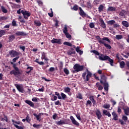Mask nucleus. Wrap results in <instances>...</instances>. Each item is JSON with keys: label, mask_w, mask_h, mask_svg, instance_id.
Returning <instances> with one entry per match:
<instances>
[{"label": "nucleus", "mask_w": 129, "mask_h": 129, "mask_svg": "<svg viewBox=\"0 0 129 129\" xmlns=\"http://www.w3.org/2000/svg\"><path fill=\"white\" fill-rule=\"evenodd\" d=\"M99 60L101 61H109L110 62V65L113 66V59L110 58L109 56L107 55H104V54H101L98 57Z\"/></svg>", "instance_id": "f257e3e1"}, {"label": "nucleus", "mask_w": 129, "mask_h": 129, "mask_svg": "<svg viewBox=\"0 0 129 129\" xmlns=\"http://www.w3.org/2000/svg\"><path fill=\"white\" fill-rule=\"evenodd\" d=\"M73 69L74 70L72 71L73 73H78L80 71H83L84 66H80V64L76 63L74 66Z\"/></svg>", "instance_id": "f03ea898"}, {"label": "nucleus", "mask_w": 129, "mask_h": 129, "mask_svg": "<svg viewBox=\"0 0 129 129\" xmlns=\"http://www.w3.org/2000/svg\"><path fill=\"white\" fill-rule=\"evenodd\" d=\"M87 72H88L87 76L86 72H84L82 74L83 79H84L85 82L89 81V78L92 76V74L88 71V70H87Z\"/></svg>", "instance_id": "7ed1b4c3"}, {"label": "nucleus", "mask_w": 129, "mask_h": 129, "mask_svg": "<svg viewBox=\"0 0 129 129\" xmlns=\"http://www.w3.org/2000/svg\"><path fill=\"white\" fill-rule=\"evenodd\" d=\"M10 74H11V75H14V76H18V75H21L22 73H21V71H20V69H14L10 71Z\"/></svg>", "instance_id": "20e7f679"}, {"label": "nucleus", "mask_w": 129, "mask_h": 129, "mask_svg": "<svg viewBox=\"0 0 129 129\" xmlns=\"http://www.w3.org/2000/svg\"><path fill=\"white\" fill-rule=\"evenodd\" d=\"M15 87H16L17 90H18L19 92H21V93H25V90L24 89V87L23 86V85L15 84Z\"/></svg>", "instance_id": "39448f33"}, {"label": "nucleus", "mask_w": 129, "mask_h": 129, "mask_svg": "<svg viewBox=\"0 0 129 129\" xmlns=\"http://www.w3.org/2000/svg\"><path fill=\"white\" fill-rule=\"evenodd\" d=\"M99 37V40H98V43L99 44H102L103 45L105 46V47H106L107 49H109V50H110L111 49V46L110 44H106L104 42V41H102L101 38L99 36H98Z\"/></svg>", "instance_id": "423d86ee"}, {"label": "nucleus", "mask_w": 129, "mask_h": 129, "mask_svg": "<svg viewBox=\"0 0 129 129\" xmlns=\"http://www.w3.org/2000/svg\"><path fill=\"white\" fill-rule=\"evenodd\" d=\"M79 10H80L79 15L82 17V18H84V17H86L88 18V19H91L90 18V16H88V15L86 14L85 12L82 10V8L81 7L79 8Z\"/></svg>", "instance_id": "0eeeda50"}, {"label": "nucleus", "mask_w": 129, "mask_h": 129, "mask_svg": "<svg viewBox=\"0 0 129 129\" xmlns=\"http://www.w3.org/2000/svg\"><path fill=\"white\" fill-rule=\"evenodd\" d=\"M21 13L24 16V18L25 20H28V17L31 16V13H29V12L27 11L21 10Z\"/></svg>", "instance_id": "6e6552de"}, {"label": "nucleus", "mask_w": 129, "mask_h": 129, "mask_svg": "<svg viewBox=\"0 0 129 129\" xmlns=\"http://www.w3.org/2000/svg\"><path fill=\"white\" fill-rule=\"evenodd\" d=\"M9 55H10L11 57H16V56H19L20 53L16 51L12 50L9 51Z\"/></svg>", "instance_id": "1a4fd4ad"}, {"label": "nucleus", "mask_w": 129, "mask_h": 129, "mask_svg": "<svg viewBox=\"0 0 129 129\" xmlns=\"http://www.w3.org/2000/svg\"><path fill=\"white\" fill-rule=\"evenodd\" d=\"M61 39H56V38H53L51 40V42L52 44H62V42H61Z\"/></svg>", "instance_id": "9d476101"}, {"label": "nucleus", "mask_w": 129, "mask_h": 129, "mask_svg": "<svg viewBox=\"0 0 129 129\" xmlns=\"http://www.w3.org/2000/svg\"><path fill=\"white\" fill-rule=\"evenodd\" d=\"M70 119L71 120L73 124H74L75 125H77V126H79V124H80L77 121H76V120H75V118H74V117H73V116H71Z\"/></svg>", "instance_id": "9b49d317"}, {"label": "nucleus", "mask_w": 129, "mask_h": 129, "mask_svg": "<svg viewBox=\"0 0 129 129\" xmlns=\"http://www.w3.org/2000/svg\"><path fill=\"white\" fill-rule=\"evenodd\" d=\"M100 27H101V28H103V29H106V24H105V23L104 22V21H103V19H100Z\"/></svg>", "instance_id": "f8f14e48"}, {"label": "nucleus", "mask_w": 129, "mask_h": 129, "mask_svg": "<svg viewBox=\"0 0 129 129\" xmlns=\"http://www.w3.org/2000/svg\"><path fill=\"white\" fill-rule=\"evenodd\" d=\"M96 115L97 116L98 119H100V118L102 117V115H101V112H100V111L98 109L96 110Z\"/></svg>", "instance_id": "ddd939ff"}, {"label": "nucleus", "mask_w": 129, "mask_h": 129, "mask_svg": "<svg viewBox=\"0 0 129 129\" xmlns=\"http://www.w3.org/2000/svg\"><path fill=\"white\" fill-rule=\"evenodd\" d=\"M100 82L101 84L106 83V77L104 75H102L101 76V80H100Z\"/></svg>", "instance_id": "4468645a"}, {"label": "nucleus", "mask_w": 129, "mask_h": 129, "mask_svg": "<svg viewBox=\"0 0 129 129\" xmlns=\"http://www.w3.org/2000/svg\"><path fill=\"white\" fill-rule=\"evenodd\" d=\"M67 54L69 56H71L72 54H76V51H75V50L74 48H72L68 51Z\"/></svg>", "instance_id": "2eb2a0df"}, {"label": "nucleus", "mask_w": 129, "mask_h": 129, "mask_svg": "<svg viewBox=\"0 0 129 129\" xmlns=\"http://www.w3.org/2000/svg\"><path fill=\"white\" fill-rule=\"evenodd\" d=\"M33 115L36 118L37 120L38 121H41V116L42 115V113H40L38 115H37L36 113H34Z\"/></svg>", "instance_id": "dca6fc26"}, {"label": "nucleus", "mask_w": 129, "mask_h": 129, "mask_svg": "<svg viewBox=\"0 0 129 129\" xmlns=\"http://www.w3.org/2000/svg\"><path fill=\"white\" fill-rule=\"evenodd\" d=\"M15 35L16 36H26L27 34L24 31H17L16 32Z\"/></svg>", "instance_id": "f3484780"}, {"label": "nucleus", "mask_w": 129, "mask_h": 129, "mask_svg": "<svg viewBox=\"0 0 129 129\" xmlns=\"http://www.w3.org/2000/svg\"><path fill=\"white\" fill-rule=\"evenodd\" d=\"M63 91L64 92H66V93H68L69 95H71V93H70L71 92V89L70 88L68 87L64 88Z\"/></svg>", "instance_id": "a211bd4d"}, {"label": "nucleus", "mask_w": 129, "mask_h": 129, "mask_svg": "<svg viewBox=\"0 0 129 129\" xmlns=\"http://www.w3.org/2000/svg\"><path fill=\"white\" fill-rule=\"evenodd\" d=\"M102 84H103L104 89L105 91H108V87H109V86L108 85V83H103Z\"/></svg>", "instance_id": "6ab92c4d"}, {"label": "nucleus", "mask_w": 129, "mask_h": 129, "mask_svg": "<svg viewBox=\"0 0 129 129\" xmlns=\"http://www.w3.org/2000/svg\"><path fill=\"white\" fill-rule=\"evenodd\" d=\"M16 38V37L14 35H9V42L11 43V42H13L14 40Z\"/></svg>", "instance_id": "aec40b11"}, {"label": "nucleus", "mask_w": 129, "mask_h": 129, "mask_svg": "<svg viewBox=\"0 0 129 129\" xmlns=\"http://www.w3.org/2000/svg\"><path fill=\"white\" fill-rule=\"evenodd\" d=\"M25 103H26L27 104H28V105H30L31 107H34V106H35L34 103L30 100H26Z\"/></svg>", "instance_id": "412c9836"}, {"label": "nucleus", "mask_w": 129, "mask_h": 129, "mask_svg": "<svg viewBox=\"0 0 129 129\" xmlns=\"http://www.w3.org/2000/svg\"><path fill=\"white\" fill-rule=\"evenodd\" d=\"M112 115H113V118H112V119H113L114 120H117V119H118L117 118V117H118V116H117V114H116V113H115V112H113L112 113Z\"/></svg>", "instance_id": "4be33fe9"}, {"label": "nucleus", "mask_w": 129, "mask_h": 129, "mask_svg": "<svg viewBox=\"0 0 129 129\" xmlns=\"http://www.w3.org/2000/svg\"><path fill=\"white\" fill-rule=\"evenodd\" d=\"M96 87H97L98 90H102L103 89V87L100 85V83L99 82H97L96 84Z\"/></svg>", "instance_id": "5701e85b"}, {"label": "nucleus", "mask_w": 129, "mask_h": 129, "mask_svg": "<svg viewBox=\"0 0 129 129\" xmlns=\"http://www.w3.org/2000/svg\"><path fill=\"white\" fill-rule=\"evenodd\" d=\"M89 99L90 100H91V101L94 105H95V104H96V101H95V100H94V97H93V96H90L89 97Z\"/></svg>", "instance_id": "b1692460"}, {"label": "nucleus", "mask_w": 129, "mask_h": 129, "mask_svg": "<svg viewBox=\"0 0 129 129\" xmlns=\"http://www.w3.org/2000/svg\"><path fill=\"white\" fill-rule=\"evenodd\" d=\"M122 25L124 26V27H125V28H128L129 27V24L128 22L126 21H123L122 22Z\"/></svg>", "instance_id": "393cba45"}, {"label": "nucleus", "mask_w": 129, "mask_h": 129, "mask_svg": "<svg viewBox=\"0 0 129 129\" xmlns=\"http://www.w3.org/2000/svg\"><path fill=\"white\" fill-rule=\"evenodd\" d=\"M104 9V6L102 5H100L98 7V12L99 13H101V12L103 11Z\"/></svg>", "instance_id": "a878e982"}, {"label": "nucleus", "mask_w": 129, "mask_h": 129, "mask_svg": "<svg viewBox=\"0 0 129 129\" xmlns=\"http://www.w3.org/2000/svg\"><path fill=\"white\" fill-rule=\"evenodd\" d=\"M56 124H57V125H62V124H67V123L64 121L60 120L56 122Z\"/></svg>", "instance_id": "bb28decb"}, {"label": "nucleus", "mask_w": 129, "mask_h": 129, "mask_svg": "<svg viewBox=\"0 0 129 129\" xmlns=\"http://www.w3.org/2000/svg\"><path fill=\"white\" fill-rule=\"evenodd\" d=\"M91 53H93V54H95L97 56H99V55H100L99 54V52H98V51L95 50H91Z\"/></svg>", "instance_id": "cd10ccee"}, {"label": "nucleus", "mask_w": 129, "mask_h": 129, "mask_svg": "<svg viewBox=\"0 0 129 129\" xmlns=\"http://www.w3.org/2000/svg\"><path fill=\"white\" fill-rule=\"evenodd\" d=\"M124 112L125 115H128L129 113V107H127L126 108H123Z\"/></svg>", "instance_id": "c85d7f7f"}, {"label": "nucleus", "mask_w": 129, "mask_h": 129, "mask_svg": "<svg viewBox=\"0 0 129 129\" xmlns=\"http://www.w3.org/2000/svg\"><path fill=\"white\" fill-rule=\"evenodd\" d=\"M60 95L61 99H63V100H65L67 98V96L64 93H61Z\"/></svg>", "instance_id": "c756f323"}, {"label": "nucleus", "mask_w": 129, "mask_h": 129, "mask_svg": "<svg viewBox=\"0 0 129 129\" xmlns=\"http://www.w3.org/2000/svg\"><path fill=\"white\" fill-rule=\"evenodd\" d=\"M107 11H109V12H115V8L113 7H109L107 9Z\"/></svg>", "instance_id": "7c9ffc66"}, {"label": "nucleus", "mask_w": 129, "mask_h": 129, "mask_svg": "<svg viewBox=\"0 0 129 129\" xmlns=\"http://www.w3.org/2000/svg\"><path fill=\"white\" fill-rule=\"evenodd\" d=\"M115 21L113 20L107 21L108 25H110V26H111V25H113L114 24H115Z\"/></svg>", "instance_id": "2f4dec72"}, {"label": "nucleus", "mask_w": 129, "mask_h": 129, "mask_svg": "<svg viewBox=\"0 0 129 129\" xmlns=\"http://www.w3.org/2000/svg\"><path fill=\"white\" fill-rule=\"evenodd\" d=\"M122 38H123V36L121 35H117L115 36V39H116V40H121Z\"/></svg>", "instance_id": "473e14b6"}, {"label": "nucleus", "mask_w": 129, "mask_h": 129, "mask_svg": "<svg viewBox=\"0 0 129 129\" xmlns=\"http://www.w3.org/2000/svg\"><path fill=\"white\" fill-rule=\"evenodd\" d=\"M4 35H6V31L4 30H0V38H2Z\"/></svg>", "instance_id": "72a5a7b5"}, {"label": "nucleus", "mask_w": 129, "mask_h": 129, "mask_svg": "<svg viewBox=\"0 0 129 129\" xmlns=\"http://www.w3.org/2000/svg\"><path fill=\"white\" fill-rule=\"evenodd\" d=\"M1 9L3 13H4V14H7V13H8V10L5 8V7L1 6Z\"/></svg>", "instance_id": "f704fd0d"}, {"label": "nucleus", "mask_w": 129, "mask_h": 129, "mask_svg": "<svg viewBox=\"0 0 129 129\" xmlns=\"http://www.w3.org/2000/svg\"><path fill=\"white\" fill-rule=\"evenodd\" d=\"M34 24L36 25V26H37V27H40L41 25H42V23H41V22L39 21H34Z\"/></svg>", "instance_id": "c9c22d12"}, {"label": "nucleus", "mask_w": 129, "mask_h": 129, "mask_svg": "<svg viewBox=\"0 0 129 129\" xmlns=\"http://www.w3.org/2000/svg\"><path fill=\"white\" fill-rule=\"evenodd\" d=\"M63 34H66L68 33V29H67V25H64V27L62 30Z\"/></svg>", "instance_id": "e433bc0d"}, {"label": "nucleus", "mask_w": 129, "mask_h": 129, "mask_svg": "<svg viewBox=\"0 0 129 129\" xmlns=\"http://www.w3.org/2000/svg\"><path fill=\"white\" fill-rule=\"evenodd\" d=\"M11 64L13 65L14 69H19V68L17 67V63H14V62L11 61Z\"/></svg>", "instance_id": "4c0bfd02"}, {"label": "nucleus", "mask_w": 129, "mask_h": 129, "mask_svg": "<svg viewBox=\"0 0 129 129\" xmlns=\"http://www.w3.org/2000/svg\"><path fill=\"white\" fill-rule=\"evenodd\" d=\"M87 7L88 9H92V5H91V3H90V1H88L87 3Z\"/></svg>", "instance_id": "58836bf2"}, {"label": "nucleus", "mask_w": 129, "mask_h": 129, "mask_svg": "<svg viewBox=\"0 0 129 129\" xmlns=\"http://www.w3.org/2000/svg\"><path fill=\"white\" fill-rule=\"evenodd\" d=\"M63 45H66L69 47H72V43L67 41L63 42Z\"/></svg>", "instance_id": "ea45409f"}, {"label": "nucleus", "mask_w": 129, "mask_h": 129, "mask_svg": "<svg viewBox=\"0 0 129 129\" xmlns=\"http://www.w3.org/2000/svg\"><path fill=\"white\" fill-rule=\"evenodd\" d=\"M125 65V62L124 61H122L120 62V68H124V66Z\"/></svg>", "instance_id": "a19ab883"}, {"label": "nucleus", "mask_w": 129, "mask_h": 129, "mask_svg": "<svg viewBox=\"0 0 129 129\" xmlns=\"http://www.w3.org/2000/svg\"><path fill=\"white\" fill-rule=\"evenodd\" d=\"M58 66L59 67V70H62L63 68V62L60 61L59 63H58Z\"/></svg>", "instance_id": "79ce46f5"}, {"label": "nucleus", "mask_w": 129, "mask_h": 129, "mask_svg": "<svg viewBox=\"0 0 129 129\" xmlns=\"http://www.w3.org/2000/svg\"><path fill=\"white\" fill-rule=\"evenodd\" d=\"M25 120L28 122V123H30V122L31 121V119H30V117L29 116V115H27L25 118Z\"/></svg>", "instance_id": "37998d69"}, {"label": "nucleus", "mask_w": 129, "mask_h": 129, "mask_svg": "<svg viewBox=\"0 0 129 129\" xmlns=\"http://www.w3.org/2000/svg\"><path fill=\"white\" fill-rule=\"evenodd\" d=\"M13 125H14V126H15V127H16V128L18 129H24V127H22V126H19L15 123H13Z\"/></svg>", "instance_id": "c03bdc74"}, {"label": "nucleus", "mask_w": 129, "mask_h": 129, "mask_svg": "<svg viewBox=\"0 0 129 129\" xmlns=\"http://www.w3.org/2000/svg\"><path fill=\"white\" fill-rule=\"evenodd\" d=\"M95 26V25H94V23L93 22H91L89 24V27L90 28H91V29H93V28H94Z\"/></svg>", "instance_id": "a18cd8bd"}, {"label": "nucleus", "mask_w": 129, "mask_h": 129, "mask_svg": "<svg viewBox=\"0 0 129 129\" xmlns=\"http://www.w3.org/2000/svg\"><path fill=\"white\" fill-rule=\"evenodd\" d=\"M7 20H8V18L7 17L3 16L0 17V21H6Z\"/></svg>", "instance_id": "49530a36"}, {"label": "nucleus", "mask_w": 129, "mask_h": 129, "mask_svg": "<svg viewBox=\"0 0 129 129\" xmlns=\"http://www.w3.org/2000/svg\"><path fill=\"white\" fill-rule=\"evenodd\" d=\"M102 40L103 41H107V42L108 43H110V40H109V39H108V38L107 37H103L102 38Z\"/></svg>", "instance_id": "de8ad7c7"}, {"label": "nucleus", "mask_w": 129, "mask_h": 129, "mask_svg": "<svg viewBox=\"0 0 129 129\" xmlns=\"http://www.w3.org/2000/svg\"><path fill=\"white\" fill-rule=\"evenodd\" d=\"M63 72H64L65 74H66L67 75H68V74H69V70H68L67 68H64L63 69Z\"/></svg>", "instance_id": "09e8293b"}, {"label": "nucleus", "mask_w": 129, "mask_h": 129, "mask_svg": "<svg viewBox=\"0 0 129 129\" xmlns=\"http://www.w3.org/2000/svg\"><path fill=\"white\" fill-rule=\"evenodd\" d=\"M12 25L13 27H17V22H16L15 20H13L12 22Z\"/></svg>", "instance_id": "8fccbe9b"}, {"label": "nucleus", "mask_w": 129, "mask_h": 129, "mask_svg": "<svg viewBox=\"0 0 129 129\" xmlns=\"http://www.w3.org/2000/svg\"><path fill=\"white\" fill-rule=\"evenodd\" d=\"M55 94L57 96L58 99H62V98L61 97V96H60V94H59V93L55 92Z\"/></svg>", "instance_id": "3c124183"}, {"label": "nucleus", "mask_w": 129, "mask_h": 129, "mask_svg": "<svg viewBox=\"0 0 129 129\" xmlns=\"http://www.w3.org/2000/svg\"><path fill=\"white\" fill-rule=\"evenodd\" d=\"M119 121L120 123V124H121V125H123V124H125V123L126 122V121H123L122 119H119Z\"/></svg>", "instance_id": "603ef678"}, {"label": "nucleus", "mask_w": 129, "mask_h": 129, "mask_svg": "<svg viewBox=\"0 0 129 129\" xmlns=\"http://www.w3.org/2000/svg\"><path fill=\"white\" fill-rule=\"evenodd\" d=\"M92 104V103L91 102V101L88 100L86 103V106H88V105L91 106Z\"/></svg>", "instance_id": "864d4df0"}, {"label": "nucleus", "mask_w": 129, "mask_h": 129, "mask_svg": "<svg viewBox=\"0 0 129 129\" xmlns=\"http://www.w3.org/2000/svg\"><path fill=\"white\" fill-rule=\"evenodd\" d=\"M64 35H66V38H68V39H70V38H71V35L69 34L68 32L64 33Z\"/></svg>", "instance_id": "5fc2aeb1"}, {"label": "nucleus", "mask_w": 129, "mask_h": 129, "mask_svg": "<svg viewBox=\"0 0 129 129\" xmlns=\"http://www.w3.org/2000/svg\"><path fill=\"white\" fill-rule=\"evenodd\" d=\"M103 107L104 108L108 109V108H109V107H110V105H109V104L104 105Z\"/></svg>", "instance_id": "6e6d98bb"}, {"label": "nucleus", "mask_w": 129, "mask_h": 129, "mask_svg": "<svg viewBox=\"0 0 129 129\" xmlns=\"http://www.w3.org/2000/svg\"><path fill=\"white\" fill-rule=\"evenodd\" d=\"M118 46L120 49H124V47H123V44H121L120 43H118Z\"/></svg>", "instance_id": "4d7b16f0"}, {"label": "nucleus", "mask_w": 129, "mask_h": 129, "mask_svg": "<svg viewBox=\"0 0 129 129\" xmlns=\"http://www.w3.org/2000/svg\"><path fill=\"white\" fill-rule=\"evenodd\" d=\"M122 118L123 120H124V121H125L126 122V120H127V117L126 116L123 115Z\"/></svg>", "instance_id": "13d9d810"}, {"label": "nucleus", "mask_w": 129, "mask_h": 129, "mask_svg": "<svg viewBox=\"0 0 129 129\" xmlns=\"http://www.w3.org/2000/svg\"><path fill=\"white\" fill-rule=\"evenodd\" d=\"M19 58H20V56H17L16 57H15L13 60H12V62H13V63H16V62H17V60H18V59H19Z\"/></svg>", "instance_id": "bf43d9fd"}, {"label": "nucleus", "mask_w": 129, "mask_h": 129, "mask_svg": "<svg viewBox=\"0 0 129 129\" xmlns=\"http://www.w3.org/2000/svg\"><path fill=\"white\" fill-rule=\"evenodd\" d=\"M119 16L121 17H123L124 16V11L122 10L120 13H119Z\"/></svg>", "instance_id": "052dcab7"}, {"label": "nucleus", "mask_w": 129, "mask_h": 129, "mask_svg": "<svg viewBox=\"0 0 129 129\" xmlns=\"http://www.w3.org/2000/svg\"><path fill=\"white\" fill-rule=\"evenodd\" d=\"M45 58H46V54L45 53V52H42L41 59H44Z\"/></svg>", "instance_id": "680f3d73"}, {"label": "nucleus", "mask_w": 129, "mask_h": 129, "mask_svg": "<svg viewBox=\"0 0 129 129\" xmlns=\"http://www.w3.org/2000/svg\"><path fill=\"white\" fill-rule=\"evenodd\" d=\"M12 122H13V123H14V124H20V121H15L14 119H12Z\"/></svg>", "instance_id": "e2e57ef3"}, {"label": "nucleus", "mask_w": 129, "mask_h": 129, "mask_svg": "<svg viewBox=\"0 0 129 129\" xmlns=\"http://www.w3.org/2000/svg\"><path fill=\"white\" fill-rule=\"evenodd\" d=\"M77 98H79V99H82V95L81 94L79 93L78 95L77 96Z\"/></svg>", "instance_id": "0e129e2a"}, {"label": "nucleus", "mask_w": 129, "mask_h": 129, "mask_svg": "<svg viewBox=\"0 0 129 129\" xmlns=\"http://www.w3.org/2000/svg\"><path fill=\"white\" fill-rule=\"evenodd\" d=\"M76 116L79 120H81V117H80V115L79 114H76Z\"/></svg>", "instance_id": "69168bd1"}, {"label": "nucleus", "mask_w": 129, "mask_h": 129, "mask_svg": "<svg viewBox=\"0 0 129 129\" xmlns=\"http://www.w3.org/2000/svg\"><path fill=\"white\" fill-rule=\"evenodd\" d=\"M73 10L74 11H78V6L76 5L73 7Z\"/></svg>", "instance_id": "338daca9"}, {"label": "nucleus", "mask_w": 129, "mask_h": 129, "mask_svg": "<svg viewBox=\"0 0 129 129\" xmlns=\"http://www.w3.org/2000/svg\"><path fill=\"white\" fill-rule=\"evenodd\" d=\"M57 115L56 113H54L52 115V118L53 119H56L57 118Z\"/></svg>", "instance_id": "774afa93"}]
</instances>
